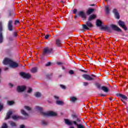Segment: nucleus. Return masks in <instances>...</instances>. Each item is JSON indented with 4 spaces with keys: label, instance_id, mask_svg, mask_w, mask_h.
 <instances>
[{
    "label": "nucleus",
    "instance_id": "nucleus-52",
    "mask_svg": "<svg viewBox=\"0 0 128 128\" xmlns=\"http://www.w3.org/2000/svg\"><path fill=\"white\" fill-rule=\"evenodd\" d=\"M81 72H84V70H80Z\"/></svg>",
    "mask_w": 128,
    "mask_h": 128
},
{
    "label": "nucleus",
    "instance_id": "nucleus-1",
    "mask_svg": "<svg viewBox=\"0 0 128 128\" xmlns=\"http://www.w3.org/2000/svg\"><path fill=\"white\" fill-rule=\"evenodd\" d=\"M35 110L38 112H40L41 114L44 116H56V112H52V111H49L48 112H42V108L38 106H36L35 107Z\"/></svg>",
    "mask_w": 128,
    "mask_h": 128
},
{
    "label": "nucleus",
    "instance_id": "nucleus-31",
    "mask_svg": "<svg viewBox=\"0 0 128 128\" xmlns=\"http://www.w3.org/2000/svg\"><path fill=\"white\" fill-rule=\"evenodd\" d=\"M10 124L12 126H16V123L14 122H10Z\"/></svg>",
    "mask_w": 128,
    "mask_h": 128
},
{
    "label": "nucleus",
    "instance_id": "nucleus-13",
    "mask_svg": "<svg viewBox=\"0 0 128 128\" xmlns=\"http://www.w3.org/2000/svg\"><path fill=\"white\" fill-rule=\"evenodd\" d=\"M119 96L121 98V100L126 104V100H128V97H126V96L122 94H119Z\"/></svg>",
    "mask_w": 128,
    "mask_h": 128
},
{
    "label": "nucleus",
    "instance_id": "nucleus-27",
    "mask_svg": "<svg viewBox=\"0 0 128 128\" xmlns=\"http://www.w3.org/2000/svg\"><path fill=\"white\" fill-rule=\"evenodd\" d=\"M104 28H105V30H108V32H112V29L108 26H105L104 27Z\"/></svg>",
    "mask_w": 128,
    "mask_h": 128
},
{
    "label": "nucleus",
    "instance_id": "nucleus-8",
    "mask_svg": "<svg viewBox=\"0 0 128 128\" xmlns=\"http://www.w3.org/2000/svg\"><path fill=\"white\" fill-rule=\"evenodd\" d=\"M54 98L56 100V104H58V106H64V102H62V100H58V98H60L58 96H54Z\"/></svg>",
    "mask_w": 128,
    "mask_h": 128
},
{
    "label": "nucleus",
    "instance_id": "nucleus-48",
    "mask_svg": "<svg viewBox=\"0 0 128 128\" xmlns=\"http://www.w3.org/2000/svg\"><path fill=\"white\" fill-rule=\"evenodd\" d=\"M57 64H58V66L62 64V62H58Z\"/></svg>",
    "mask_w": 128,
    "mask_h": 128
},
{
    "label": "nucleus",
    "instance_id": "nucleus-19",
    "mask_svg": "<svg viewBox=\"0 0 128 128\" xmlns=\"http://www.w3.org/2000/svg\"><path fill=\"white\" fill-rule=\"evenodd\" d=\"M78 100V98L75 96H71L70 98V101L72 102H76Z\"/></svg>",
    "mask_w": 128,
    "mask_h": 128
},
{
    "label": "nucleus",
    "instance_id": "nucleus-55",
    "mask_svg": "<svg viewBox=\"0 0 128 128\" xmlns=\"http://www.w3.org/2000/svg\"><path fill=\"white\" fill-rule=\"evenodd\" d=\"M62 68V70H64V67L63 66V67Z\"/></svg>",
    "mask_w": 128,
    "mask_h": 128
},
{
    "label": "nucleus",
    "instance_id": "nucleus-12",
    "mask_svg": "<svg viewBox=\"0 0 128 128\" xmlns=\"http://www.w3.org/2000/svg\"><path fill=\"white\" fill-rule=\"evenodd\" d=\"M113 13L114 14L116 18H117V20H120V14H118V10L116 8H114L113 10Z\"/></svg>",
    "mask_w": 128,
    "mask_h": 128
},
{
    "label": "nucleus",
    "instance_id": "nucleus-50",
    "mask_svg": "<svg viewBox=\"0 0 128 128\" xmlns=\"http://www.w3.org/2000/svg\"><path fill=\"white\" fill-rule=\"evenodd\" d=\"M91 76H94V78H96V76H94V74L91 75Z\"/></svg>",
    "mask_w": 128,
    "mask_h": 128
},
{
    "label": "nucleus",
    "instance_id": "nucleus-53",
    "mask_svg": "<svg viewBox=\"0 0 128 128\" xmlns=\"http://www.w3.org/2000/svg\"><path fill=\"white\" fill-rule=\"evenodd\" d=\"M101 96H106L104 95V94H102V95H101Z\"/></svg>",
    "mask_w": 128,
    "mask_h": 128
},
{
    "label": "nucleus",
    "instance_id": "nucleus-47",
    "mask_svg": "<svg viewBox=\"0 0 128 128\" xmlns=\"http://www.w3.org/2000/svg\"><path fill=\"white\" fill-rule=\"evenodd\" d=\"M77 12V10L76 9H74V10H73V12L74 14H76Z\"/></svg>",
    "mask_w": 128,
    "mask_h": 128
},
{
    "label": "nucleus",
    "instance_id": "nucleus-58",
    "mask_svg": "<svg viewBox=\"0 0 128 128\" xmlns=\"http://www.w3.org/2000/svg\"><path fill=\"white\" fill-rule=\"evenodd\" d=\"M61 2H62V1H61Z\"/></svg>",
    "mask_w": 128,
    "mask_h": 128
},
{
    "label": "nucleus",
    "instance_id": "nucleus-20",
    "mask_svg": "<svg viewBox=\"0 0 128 128\" xmlns=\"http://www.w3.org/2000/svg\"><path fill=\"white\" fill-rule=\"evenodd\" d=\"M12 114V110H10L6 114V120H8L10 118V116Z\"/></svg>",
    "mask_w": 128,
    "mask_h": 128
},
{
    "label": "nucleus",
    "instance_id": "nucleus-51",
    "mask_svg": "<svg viewBox=\"0 0 128 128\" xmlns=\"http://www.w3.org/2000/svg\"><path fill=\"white\" fill-rule=\"evenodd\" d=\"M110 101L112 100V98H110Z\"/></svg>",
    "mask_w": 128,
    "mask_h": 128
},
{
    "label": "nucleus",
    "instance_id": "nucleus-22",
    "mask_svg": "<svg viewBox=\"0 0 128 128\" xmlns=\"http://www.w3.org/2000/svg\"><path fill=\"white\" fill-rule=\"evenodd\" d=\"M102 90H103L104 92H108V88L104 86L102 87Z\"/></svg>",
    "mask_w": 128,
    "mask_h": 128
},
{
    "label": "nucleus",
    "instance_id": "nucleus-56",
    "mask_svg": "<svg viewBox=\"0 0 128 128\" xmlns=\"http://www.w3.org/2000/svg\"><path fill=\"white\" fill-rule=\"evenodd\" d=\"M84 72H86V71H84Z\"/></svg>",
    "mask_w": 128,
    "mask_h": 128
},
{
    "label": "nucleus",
    "instance_id": "nucleus-36",
    "mask_svg": "<svg viewBox=\"0 0 128 128\" xmlns=\"http://www.w3.org/2000/svg\"><path fill=\"white\" fill-rule=\"evenodd\" d=\"M60 86L61 88H62V90H66V87L64 86V85L60 84Z\"/></svg>",
    "mask_w": 128,
    "mask_h": 128
},
{
    "label": "nucleus",
    "instance_id": "nucleus-26",
    "mask_svg": "<svg viewBox=\"0 0 128 128\" xmlns=\"http://www.w3.org/2000/svg\"><path fill=\"white\" fill-rule=\"evenodd\" d=\"M36 72H38V68H32V69L31 70V72L33 74Z\"/></svg>",
    "mask_w": 128,
    "mask_h": 128
},
{
    "label": "nucleus",
    "instance_id": "nucleus-4",
    "mask_svg": "<svg viewBox=\"0 0 128 128\" xmlns=\"http://www.w3.org/2000/svg\"><path fill=\"white\" fill-rule=\"evenodd\" d=\"M92 26H94V25L88 21L86 22V25H83V28H84V30H89L88 28H92Z\"/></svg>",
    "mask_w": 128,
    "mask_h": 128
},
{
    "label": "nucleus",
    "instance_id": "nucleus-43",
    "mask_svg": "<svg viewBox=\"0 0 128 128\" xmlns=\"http://www.w3.org/2000/svg\"><path fill=\"white\" fill-rule=\"evenodd\" d=\"M46 66H50V62H48L46 64Z\"/></svg>",
    "mask_w": 128,
    "mask_h": 128
},
{
    "label": "nucleus",
    "instance_id": "nucleus-21",
    "mask_svg": "<svg viewBox=\"0 0 128 128\" xmlns=\"http://www.w3.org/2000/svg\"><path fill=\"white\" fill-rule=\"evenodd\" d=\"M96 18V15H94V14H92V15H91V16L89 17V18H88V20H89V21L92 20H94V18Z\"/></svg>",
    "mask_w": 128,
    "mask_h": 128
},
{
    "label": "nucleus",
    "instance_id": "nucleus-15",
    "mask_svg": "<svg viewBox=\"0 0 128 128\" xmlns=\"http://www.w3.org/2000/svg\"><path fill=\"white\" fill-rule=\"evenodd\" d=\"M26 90V86H18L17 88V90L19 92H22Z\"/></svg>",
    "mask_w": 128,
    "mask_h": 128
},
{
    "label": "nucleus",
    "instance_id": "nucleus-44",
    "mask_svg": "<svg viewBox=\"0 0 128 128\" xmlns=\"http://www.w3.org/2000/svg\"><path fill=\"white\" fill-rule=\"evenodd\" d=\"M20 128H26L24 125H20Z\"/></svg>",
    "mask_w": 128,
    "mask_h": 128
},
{
    "label": "nucleus",
    "instance_id": "nucleus-5",
    "mask_svg": "<svg viewBox=\"0 0 128 128\" xmlns=\"http://www.w3.org/2000/svg\"><path fill=\"white\" fill-rule=\"evenodd\" d=\"M2 26L0 22V44H2L4 40V36H2Z\"/></svg>",
    "mask_w": 128,
    "mask_h": 128
},
{
    "label": "nucleus",
    "instance_id": "nucleus-23",
    "mask_svg": "<svg viewBox=\"0 0 128 128\" xmlns=\"http://www.w3.org/2000/svg\"><path fill=\"white\" fill-rule=\"evenodd\" d=\"M62 44V42L59 39H57L56 40V44L58 46H60V44Z\"/></svg>",
    "mask_w": 128,
    "mask_h": 128
},
{
    "label": "nucleus",
    "instance_id": "nucleus-16",
    "mask_svg": "<svg viewBox=\"0 0 128 128\" xmlns=\"http://www.w3.org/2000/svg\"><path fill=\"white\" fill-rule=\"evenodd\" d=\"M111 28L112 30H116V32H122L120 28L116 25H111Z\"/></svg>",
    "mask_w": 128,
    "mask_h": 128
},
{
    "label": "nucleus",
    "instance_id": "nucleus-11",
    "mask_svg": "<svg viewBox=\"0 0 128 128\" xmlns=\"http://www.w3.org/2000/svg\"><path fill=\"white\" fill-rule=\"evenodd\" d=\"M78 16L82 18L83 20H86V14L84 11H80L78 12Z\"/></svg>",
    "mask_w": 128,
    "mask_h": 128
},
{
    "label": "nucleus",
    "instance_id": "nucleus-29",
    "mask_svg": "<svg viewBox=\"0 0 128 128\" xmlns=\"http://www.w3.org/2000/svg\"><path fill=\"white\" fill-rule=\"evenodd\" d=\"M94 12V9H89L87 11V14H90Z\"/></svg>",
    "mask_w": 128,
    "mask_h": 128
},
{
    "label": "nucleus",
    "instance_id": "nucleus-45",
    "mask_svg": "<svg viewBox=\"0 0 128 128\" xmlns=\"http://www.w3.org/2000/svg\"><path fill=\"white\" fill-rule=\"evenodd\" d=\"M50 36V35H48H48H46V36H45V38L46 39V40H48V37Z\"/></svg>",
    "mask_w": 128,
    "mask_h": 128
},
{
    "label": "nucleus",
    "instance_id": "nucleus-10",
    "mask_svg": "<svg viewBox=\"0 0 128 128\" xmlns=\"http://www.w3.org/2000/svg\"><path fill=\"white\" fill-rule=\"evenodd\" d=\"M52 48H48V47L45 48L44 50V54H52Z\"/></svg>",
    "mask_w": 128,
    "mask_h": 128
},
{
    "label": "nucleus",
    "instance_id": "nucleus-46",
    "mask_svg": "<svg viewBox=\"0 0 128 128\" xmlns=\"http://www.w3.org/2000/svg\"><path fill=\"white\" fill-rule=\"evenodd\" d=\"M9 86H10V88H12V86H14V85L12 84V83H10Z\"/></svg>",
    "mask_w": 128,
    "mask_h": 128
},
{
    "label": "nucleus",
    "instance_id": "nucleus-41",
    "mask_svg": "<svg viewBox=\"0 0 128 128\" xmlns=\"http://www.w3.org/2000/svg\"><path fill=\"white\" fill-rule=\"evenodd\" d=\"M3 106H4L2 105V104H0V110H2Z\"/></svg>",
    "mask_w": 128,
    "mask_h": 128
},
{
    "label": "nucleus",
    "instance_id": "nucleus-35",
    "mask_svg": "<svg viewBox=\"0 0 128 128\" xmlns=\"http://www.w3.org/2000/svg\"><path fill=\"white\" fill-rule=\"evenodd\" d=\"M32 92V88H29L28 90V92L29 94H30V92Z\"/></svg>",
    "mask_w": 128,
    "mask_h": 128
},
{
    "label": "nucleus",
    "instance_id": "nucleus-34",
    "mask_svg": "<svg viewBox=\"0 0 128 128\" xmlns=\"http://www.w3.org/2000/svg\"><path fill=\"white\" fill-rule=\"evenodd\" d=\"M42 124L43 126H46V124H48V122L46 121V120H43L42 122Z\"/></svg>",
    "mask_w": 128,
    "mask_h": 128
},
{
    "label": "nucleus",
    "instance_id": "nucleus-6",
    "mask_svg": "<svg viewBox=\"0 0 128 128\" xmlns=\"http://www.w3.org/2000/svg\"><path fill=\"white\" fill-rule=\"evenodd\" d=\"M20 75L21 76H22L24 78H26L28 80V78H30L31 76L30 74H26L24 72H22L20 73Z\"/></svg>",
    "mask_w": 128,
    "mask_h": 128
},
{
    "label": "nucleus",
    "instance_id": "nucleus-24",
    "mask_svg": "<svg viewBox=\"0 0 128 128\" xmlns=\"http://www.w3.org/2000/svg\"><path fill=\"white\" fill-rule=\"evenodd\" d=\"M96 24L97 26H102V21L100 20H98L96 22Z\"/></svg>",
    "mask_w": 128,
    "mask_h": 128
},
{
    "label": "nucleus",
    "instance_id": "nucleus-18",
    "mask_svg": "<svg viewBox=\"0 0 128 128\" xmlns=\"http://www.w3.org/2000/svg\"><path fill=\"white\" fill-rule=\"evenodd\" d=\"M65 124L68 126H72L74 124V121H72L68 119H64Z\"/></svg>",
    "mask_w": 128,
    "mask_h": 128
},
{
    "label": "nucleus",
    "instance_id": "nucleus-17",
    "mask_svg": "<svg viewBox=\"0 0 128 128\" xmlns=\"http://www.w3.org/2000/svg\"><path fill=\"white\" fill-rule=\"evenodd\" d=\"M12 20H10L8 22V28L9 30L12 31Z\"/></svg>",
    "mask_w": 128,
    "mask_h": 128
},
{
    "label": "nucleus",
    "instance_id": "nucleus-33",
    "mask_svg": "<svg viewBox=\"0 0 128 128\" xmlns=\"http://www.w3.org/2000/svg\"><path fill=\"white\" fill-rule=\"evenodd\" d=\"M24 108L25 110H32L30 107L28 106H24Z\"/></svg>",
    "mask_w": 128,
    "mask_h": 128
},
{
    "label": "nucleus",
    "instance_id": "nucleus-40",
    "mask_svg": "<svg viewBox=\"0 0 128 128\" xmlns=\"http://www.w3.org/2000/svg\"><path fill=\"white\" fill-rule=\"evenodd\" d=\"M96 86H97V88H100V84H96Z\"/></svg>",
    "mask_w": 128,
    "mask_h": 128
},
{
    "label": "nucleus",
    "instance_id": "nucleus-3",
    "mask_svg": "<svg viewBox=\"0 0 128 128\" xmlns=\"http://www.w3.org/2000/svg\"><path fill=\"white\" fill-rule=\"evenodd\" d=\"M21 114L24 116L25 118H23L21 116H18V115H14L12 116V120H26L27 118H28L29 115L26 111L24 110H21Z\"/></svg>",
    "mask_w": 128,
    "mask_h": 128
},
{
    "label": "nucleus",
    "instance_id": "nucleus-9",
    "mask_svg": "<svg viewBox=\"0 0 128 128\" xmlns=\"http://www.w3.org/2000/svg\"><path fill=\"white\" fill-rule=\"evenodd\" d=\"M82 78L87 80H94V78H92V76L88 74H84L82 76Z\"/></svg>",
    "mask_w": 128,
    "mask_h": 128
},
{
    "label": "nucleus",
    "instance_id": "nucleus-30",
    "mask_svg": "<svg viewBox=\"0 0 128 128\" xmlns=\"http://www.w3.org/2000/svg\"><path fill=\"white\" fill-rule=\"evenodd\" d=\"M7 103H8V106H12V104H14V102L8 101Z\"/></svg>",
    "mask_w": 128,
    "mask_h": 128
},
{
    "label": "nucleus",
    "instance_id": "nucleus-28",
    "mask_svg": "<svg viewBox=\"0 0 128 128\" xmlns=\"http://www.w3.org/2000/svg\"><path fill=\"white\" fill-rule=\"evenodd\" d=\"M34 96H36V98H40V96H42V94H40V92H36L34 94Z\"/></svg>",
    "mask_w": 128,
    "mask_h": 128
},
{
    "label": "nucleus",
    "instance_id": "nucleus-37",
    "mask_svg": "<svg viewBox=\"0 0 128 128\" xmlns=\"http://www.w3.org/2000/svg\"><path fill=\"white\" fill-rule=\"evenodd\" d=\"M69 74H74V70H70L69 71Z\"/></svg>",
    "mask_w": 128,
    "mask_h": 128
},
{
    "label": "nucleus",
    "instance_id": "nucleus-54",
    "mask_svg": "<svg viewBox=\"0 0 128 128\" xmlns=\"http://www.w3.org/2000/svg\"><path fill=\"white\" fill-rule=\"evenodd\" d=\"M77 122H80V120H77Z\"/></svg>",
    "mask_w": 128,
    "mask_h": 128
},
{
    "label": "nucleus",
    "instance_id": "nucleus-14",
    "mask_svg": "<svg viewBox=\"0 0 128 128\" xmlns=\"http://www.w3.org/2000/svg\"><path fill=\"white\" fill-rule=\"evenodd\" d=\"M73 122H74V124L76 126L77 128H86V126H84L82 124H78L76 121H74Z\"/></svg>",
    "mask_w": 128,
    "mask_h": 128
},
{
    "label": "nucleus",
    "instance_id": "nucleus-49",
    "mask_svg": "<svg viewBox=\"0 0 128 128\" xmlns=\"http://www.w3.org/2000/svg\"><path fill=\"white\" fill-rule=\"evenodd\" d=\"M1 72H2V69H0V76Z\"/></svg>",
    "mask_w": 128,
    "mask_h": 128
},
{
    "label": "nucleus",
    "instance_id": "nucleus-57",
    "mask_svg": "<svg viewBox=\"0 0 128 128\" xmlns=\"http://www.w3.org/2000/svg\"><path fill=\"white\" fill-rule=\"evenodd\" d=\"M6 70H8V68H6Z\"/></svg>",
    "mask_w": 128,
    "mask_h": 128
},
{
    "label": "nucleus",
    "instance_id": "nucleus-7",
    "mask_svg": "<svg viewBox=\"0 0 128 128\" xmlns=\"http://www.w3.org/2000/svg\"><path fill=\"white\" fill-rule=\"evenodd\" d=\"M118 24L120 26L124 28V30H128V28H126V24H124V22L120 20Z\"/></svg>",
    "mask_w": 128,
    "mask_h": 128
},
{
    "label": "nucleus",
    "instance_id": "nucleus-39",
    "mask_svg": "<svg viewBox=\"0 0 128 128\" xmlns=\"http://www.w3.org/2000/svg\"><path fill=\"white\" fill-rule=\"evenodd\" d=\"M84 86H88V82H84L83 83Z\"/></svg>",
    "mask_w": 128,
    "mask_h": 128
},
{
    "label": "nucleus",
    "instance_id": "nucleus-2",
    "mask_svg": "<svg viewBox=\"0 0 128 128\" xmlns=\"http://www.w3.org/2000/svg\"><path fill=\"white\" fill-rule=\"evenodd\" d=\"M2 62L4 64H9V66L12 68H16L18 66V64L17 62H14L10 58H5Z\"/></svg>",
    "mask_w": 128,
    "mask_h": 128
},
{
    "label": "nucleus",
    "instance_id": "nucleus-38",
    "mask_svg": "<svg viewBox=\"0 0 128 128\" xmlns=\"http://www.w3.org/2000/svg\"><path fill=\"white\" fill-rule=\"evenodd\" d=\"M17 36H18V34H16V32H14V34H13V36L14 38H16Z\"/></svg>",
    "mask_w": 128,
    "mask_h": 128
},
{
    "label": "nucleus",
    "instance_id": "nucleus-42",
    "mask_svg": "<svg viewBox=\"0 0 128 128\" xmlns=\"http://www.w3.org/2000/svg\"><path fill=\"white\" fill-rule=\"evenodd\" d=\"M19 23H20V21L16 20H15L14 24H19Z\"/></svg>",
    "mask_w": 128,
    "mask_h": 128
},
{
    "label": "nucleus",
    "instance_id": "nucleus-32",
    "mask_svg": "<svg viewBox=\"0 0 128 128\" xmlns=\"http://www.w3.org/2000/svg\"><path fill=\"white\" fill-rule=\"evenodd\" d=\"M1 128H8V124L6 123H4Z\"/></svg>",
    "mask_w": 128,
    "mask_h": 128
},
{
    "label": "nucleus",
    "instance_id": "nucleus-25",
    "mask_svg": "<svg viewBox=\"0 0 128 128\" xmlns=\"http://www.w3.org/2000/svg\"><path fill=\"white\" fill-rule=\"evenodd\" d=\"M105 10H106V12L107 14H110V7L106 6L105 7Z\"/></svg>",
    "mask_w": 128,
    "mask_h": 128
}]
</instances>
